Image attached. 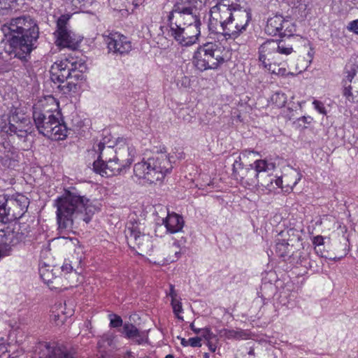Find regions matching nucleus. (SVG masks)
<instances>
[{"instance_id":"nucleus-32","label":"nucleus","mask_w":358,"mask_h":358,"mask_svg":"<svg viewBox=\"0 0 358 358\" xmlns=\"http://www.w3.org/2000/svg\"><path fill=\"white\" fill-rule=\"evenodd\" d=\"M58 88H59L64 94H66L71 92H76L77 90V84L72 80L68 81L66 85H59Z\"/></svg>"},{"instance_id":"nucleus-36","label":"nucleus","mask_w":358,"mask_h":358,"mask_svg":"<svg viewBox=\"0 0 358 358\" xmlns=\"http://www.w3.org/2000/svg\"><path fill=\"white\" fill-rule=\"evenodd\" d=\"M40 275L41 278L47 283L51 282L50 276L52 275V271H50L48 269L45 268H40L39 270Z\"/></svg>"},{"instance_id":"nucleus-11","label":"nucleus","mask_w":358,"mask_h":358,"mask_svg":"<svg viewBox=\"0 0 358 358\" xmlns=\"http://www.w3.org/2000/svg\"><path fill=\"white\" fill-rule=\"evenodd\" d=\"M125 236L130 247L137 248L141 252H148L152 250L151 237L141 234L138 223L129 222L125 229Z\"/></svg>"},{"instance_id":"nucleus-39","label":"nucleus","mask_w":358,"mask_h":358,"mask_svg":"<svg viewBox=\"0 0 358 358\" xmlns=\"http://www.w3.org/2000/svg\"><path fill=\"white\" fill-rule=\"evenodd\" d=\"M110 326L112 327H118L122 325V318L116 315H113V317L110 319Z\"/></svg>"},{"instance_id":"nucleus-43","label":"nucleus","mask_w":358,"mask_h":358,"mask_svg":"<svg viewBox=\"0 0 358 358\" xmlns=\"http://www.w3.org/2000/svg\"><path fill=\"white\" fill-rule=\"evenodd\" d=\"M201 338L199 337H194V338H189V345L192 347H201Z\"/></svg>"},{"instance_id":"nucleus-42","label":"nucleus","mask_w":358,"mask_h":358,"mask_svg":"<svg viewBox=\"0 0 358 358\" xmlns=\"http://www.w3.org/2000/svg\"><path fill=\"white\" fill-rule=\"evenodd\" d=\"M348 29L354 32L356 34H358V20H353L348 26Z\"/></svg>"},{"instance_id":"nucleus-21","label":"nucleus","mask_w":358,"mask_h":358,"mask_svg":"<svg viewBox=\"0 0 358 358\" xmlns=\"http://www.w3.org/2000/svg\"><path fill=\"white\" fill-rule=\"evenodd\" d=\"M116 336L113 333L108 332L103 334L98 341V348L101 353L100 358H104L103 354L107 351H112L117 348Z\"/></svg>"},{"instance_id":"nucleus-5","label":"nucleus","mask_w":358,"mask_h":358,"mask_svg":"<svg viewBox=\"0 0 358 358\" xmlns=\"http://www.w3.org/2000/svg\"><path fill=\"white\" fill-rule=\"evenodd\" d=\"M238 0H220L210 8L211 20L218 22L222 35L236 38L246 30L251 13L238 3Z\"/></svg>"},{"instance_id":"nucleus-22","label":"nucleus","mask_w":358,"mask_h":358,"mask_svg":"<svg viewBox=\"0 0 358 358\" xmlns=\"http://www.w3.org/2000/svg\"><path fill=\"white\" fill-rule=\"evenodd\" d=\"M51 358H78L73 348L59 343H50Z\"/></svg>"},{"instance_id":"nucleus-52","label":"nucleus","mask_w":358,"mask_h":358,"mask_svg":"<svg viewBox=\"0 0 358 358\" xmlns=\"http://www.w3.org/2000/svg\"><path fill=\"white\" fill-rule=\"evenodd\" d=\"M181 344L183 346H187L189 345V339L187 341L185 338H182L181 341Z\"/></svg>"},{"instance_id":"nucleus-55","label":"nucleus","mask_w":358,"mask_h":358,"mask_svg":"<svg viewBox=\"0 0 358 358\" xmlns=\"http://www.w3.org/2000/svg\"><path fill=\"white\" fill-rule=\"evenodd\" d=\"M126 355L127 356V358H134V357L131 355V352H127Z\"/></svg>"},{"instance_id":"nucleus-12","label":"nucleus","mask_w":358,"mask_h":358,"mask_svg":"<svg viewBox=\"0 0 358 358\" xmlns=\"http://www.w3.org/2000/svg\"><path fill=\"white\" fill-rule=\"evenodd\" d=\"M6 223L21 218L29 205V199L22 194L8 196L5 194Z\"/></svg>"},{"instance_id":"nucleus-13","label":"nucleus","mask_w":358,"mask_h":358,"mask_svg":"<svg viewBox=\"0 0 358 358\" xmlns=\"http://www.w3.org/2000/svg\"><path fill=\"white\" fill-rule=\"evenodd\" d=\"M69 20V15H62L57 22L56 44L58 46L76 50L78 47L80 40L75 38V34L67 28Z\"/></svg>"},{"instance_id":"nucleus-8","label":"nucleus","mask_w":358,"mask_h":358,"mask_svg":"<svg viewBox=\"0 0 358 358\" xmlns=\"http://www.w3.org/2000/svg\"><path fill=\"white\" fill-rule=\"evenodd\" d=\"M223 49L217 41H209L200 45L194 55V66L201 71L216 69L224 62Z\"/></svg>"},{"instance_id":"nucleus-6","label":"nucleus","mask_w":358,"mask_h":358,"mask_svg":"<svg viewBox=\"0 0 358 358\" xmlns=\"http://www.w3.org/2000/svg\"><path fill=\"white\" fill-rule=\"evenodd\" d=\"M172 168L169 155L166 152L161 151L147 161L135 164L134 173L138 178L152 184L162 181Z\"/></svg>"},{"instance_id":"nucleus-2","label":"nucleus","mask_w":358,"mask_h":358,"mask_svg":"<svg viewBox=\"0 0 358 358\" xmlns=\"http://www.w3.org/2000/svg\"><path fill=\"white\" fill-rule=\"evenodd\" d=\"M57 222L60 232L71 231L74 224H86L98 210L87 197L80 195L75 188L65 190L62 196L55 200Z\"/></svg>"},{"instance_id":"nucleus-54","label":"nucleus","mask_w":358,"mask_h":358,"mask_svg":"<svg viewBox=\"0 0 358 358\" xmlns=\"http://www.w3.org/2000/svg\"><path fill=\"white\" fill-rule=\"evenodd\" d=\"M190 327H191L192 330H193L196 333H199V331H201V330H200V329H196V327H194L193 324H192L190 325Z\"/></svg>"},{"instance_id":"nucleus-16","label":"nucleus","mask_w":358,"mask_h":358,"mask_svg":"<svg viewBox=\"0 0 358 358\" xmlns=\"http://www.w3.org/2000/svg\"><path fill=\"white\" fill-rule=\"evenodd\" d=\"M293 229L282 231L279 234L282 239L278 238L275 252L280 257H290L293 252L294 243L299 241V236L295 234Z\"/></svg>"},{"instance_id":"nucleus-40","label":"nucleus","mask_w":358,"mask_h":358,"mask_svg":"<svg viewBox=\"0 0 358 358\" xmlns=\"http://www.w3.org/2000/svg\"><path fill=\"white\" fill-rule=\"evenodd\" d=\"M313 105L315 106V108L321 114H326V110L324 106V104L317 100H315L313 101Z\"/></svg>"},{"instance_id":"nucleus-1","label":"nucleus","mask_w":358,"mask_h":358,"mask_svg":"<svg viewBox=\"0 0 358 358\" xmlns=\"http://www.w3.org/2000/svg\"><path fill=\"white\" fill-rule=\"evenodd\" d=\"M6 51L11 57L27 62L31 52L36 48L39 27L36 20L29 15L12 17L1 28Z\"/></svg>"},{"instance_id":"nucleus-10","label":"nucleus","mask_w":358,"mask_h":358,"mask_svg":"<svg viewBox=\"0 0 358 358\" xmlns=\"http://www.w3.org/2000/svg\"><path fill=\"white\" fill-rule=\"evenodd\" d=\"M233 175L234 178L240 180L242 184L250 186L260 185L263 187H268L269 183L272 184L273 182V179H270L268 182L264 181L263 179H259L257 171L253 169L252 164L244 167L241 162V156H239L234 162Z\"/></svg>"},{"instance_id":"nucleus-17","label":"nucleus","mask_w":358,"mask_h":358,"mask_svg":"<svg viewBox=\"0 0 358 358\" xmlns=\"http://www.w3.org/2000/svg\"><path fill=\"white\" fill-rule=\"evenodd\" d=\"M74 58H65L59 63H55L51 68V80L55 83H64L70 80L71 73L76 69Z\"/></svg>"},{"instance_id":"nucleus-23","label":"nucleus","mask_w":358,"mask_h":358,"mask_svg":"<svg viewBox=\"0 0 358 358\" xmlns=\"http://www.w3.org/2000/svg\"><path fill=\"white\" fill-rule=\"evenodd\" d=\"M284 17L280 15H275L268 19L265 27V31L268 35L276 36L280 34L283 27Z\"/></svg>"},{"instance_id":"nucleus-9","label":"nucleus","mask_w":358,"mask_h":358,"mask_svg":"<svg viewBox=\"0 0 358 358\" xmlns=\"http://www.w3.org/2000/svg\"><path fill=\"white\" fill-rule=\"evenodd\" d=\"M293 51L290 45H286L283 41L267 40L259 48V60L265 69L276 64L280 54L288 55Z\"/></svg>"},{"instance_id":"nucleus-53","label":"nucleus","mask_w":358,"mask_h":358,"mask_svg":"<svg viewBox=\"0 0 358 358\" xmlns=\"http://www.w3.org/2000/svg\"><path fill=\"white\" fill-rule=\"evenodd\" d=\"M289 177H291L290 174L289 176L288 175H285L284 176V179H285V181L286 183L291 182V180H289Z\"/></svg>"},{"instance_id":"nucleus-3","label":"nucleus","mask_w":358,"mask_h":358,"mask_svg":"<svg viewBox=\"0 0 358 358\" xmlns=\"http://www.w3.org/2000/svg\"><path fill=\"white\" fill-rule=\"evenodd\" d=\"M197 3V0H178L169 15L170 34L182 45L195 43L200 35Z\"/></svg>"},{"instance_id":"nucleus-25","label":"nucleus","mask_w":358,"mask_h":358,"mask_svg":"<svg viewBox=\"0 0 358 358\" xmlns=\"http://www.w3.org/2000/svg\"><path fill=\"white\" fill-rule=\"evenodd\" d=\"M221 336H224L228 339H248L250 334L242 329H222L220 331Z\"/></svg>"},{"instance_id":"nucleus-31","label":"nucleus","mask_w":358,"mask_h":358,"mask_svg":"<svg viewBox=\"0 0 358 358\" xmlns=\"http://www.w3.org/2000/svg\"><path fill=\"white\" fill-rule=\"evenodd\" d=\"M272 101L278 107H283L287 102V96L285 93L281 92H277L271 96Z\"/></svg>"},{"instance_id":"nucleus-28","label":"nucleus","mask_w":358,"mask_h":358,"mask_svg":"<svg viewBox=\"0 0 358 358\" xmlns=\"http://www.w3.org/2000/svg\"><path fill=\"white\" fill-rule=\"evenodd\" d=\"M30 122L27 118H23L20 122L17 121L16 124L9 123L7 132L12 134V132H17L20 129L30 130L31 127L29 125Z\"/></svg>"},{"instance_id":"nucleus-34","label":"nucleus","mask_w":358,"mask_h":358,"mask_svg":"<svg viewBox=\"0 0 358 358\" xmlns=\"http://www.w3.org/2000/svg\"><path fill=\"white\" fill-rule=\"evenodd\" d=\"M171 306L174 313L180 320H183L182 317L179 316V313L182 311V303L177 299H171Z\"/></svg>"},{"instance_id":"nucleus-30","label":"nucleus","mask_w":358,"mask_h":358,"mask_svg":"<svg viewBox=\"0 0 358 358\" xmlns=\"http://www.w3.org/2000/svg\"><path fill=\"white\" fill-rule=\"evenodd\" d=\"M283 27L280 34V36H290L295 31V26L291 20L284 19Z\"/></svg>"},{"instance_id":"nucleus-41","label":"nucleus","mask_w":358,"mask_h":358,"mask_svg":"<svg viewBox=\"0 0 358 358\" xmlns=\"http://www.w3.org/2000/svg\"><path fill=\"white\" fill-rule=\"evenodd\" d=\"M313 245H315L316 252L318 253V250H317L316 247L317 246L322 245L324 244V238H323V236H315L313 238Z\"/></svg>"},{"instance_id":"nucleus-35","label":"nucleus","mask_w":358,"mask_h":358,"mask_svg":"<svg viewBox=\"0 0 358 358\" xmlns=\"http://www.w3.org/2000/svg\"><path fill=\"white\" fill-rule=\"evenodd\" d=\"M201 332H202V336L205 338V339L208 342L212 341H215L216 342L217 341L216 335L213 334L209 329L206 328V329H201Z\"/></svg>"},{"instance_id":"nucleus-33","label":"nucleus","mask_w":358,"mask_h":358,"mask_svg":"<svg viewBox=\"0 0 358 358\" xmlns=\"http://www.w3.org/2000/svg\"><path fill=\"white\" fill-rule=\"evenodd\" d=\"M0 222L6 223V207L5 194L0 195Z\"/></svg>"},{"instance_id":"nucleus-27","label":"nucleus","mask_w":358,"mask_h":358,"mask_svg":"<svg viewBox=\"0 0 358 358\" xmlns=\"http://www.w3.org/2000/svg\"><path fill=\"white\" fill-rule=\"evenodd\" d=\"M34 358H51L50 343H39L34 352Z\"/></svg>"},{"instance_id":"nucleus-50","label":"nucleus","mask_w":358,"mask_h":358,"mask_svg":"<svg viewBox=\"0 0 358 358\" xmlns=\"http://www.w3.org/2000/svg\"><path fill=\"white\" fill-rule=\"evenodd\" d=\"M275 185L279 187H282V182H283V180H282V178H278L275 180Z\"/></svg>"},{"instance_id":"nucleus-19","label":"nucleus","mask_w":358,"mask_h":358,"mask_svg":"<svg viewBox=\"0 0 358 358\" xmlns=\"http://www.w3.org/2000/svg\"><path fill=\"white\" fill-rule=\"evenodd\" d=\"M122 333L127 338L133 341L138 345L147 343L148 341V331H140L131 323H125L123 325Z\"/></svg>"},{"instance_id":"nucleus-4","label":"nucleus","mask_w":358,"mask_h":358,"mask_svg":"<svg viewBox=\"0 0 358 358\" xmlns=\"http://www.w3.org/2000/svg\"><path fill=\"white\" fill-rule=\"evenodd\" d=\"M99 152L98 159L93 163L95 172L102 176L121 174L129 168L134 161L136 150L126 143H118L116 148L112 145L106 146V141H100L94 147Z\"/></svg>"},{"instance_id":"nucleus-29","label":"nucleus","mask_w":358,"mask_h":358,"mask_svg":"<svg viewBox=\"0 0 358 358\" xmlns=\"http://www.w3.org/2000/svg\"><path fill=\"white\" fill-rule=\"evenodd\" d=\"M76 64V69L73 70V73H71L70 80H79L83 78V73L85 71L87 67L84 62L81 60L74 59V62Z\"/></svg>"},{"instance_id":"nucleus-49","label":"nucleus","mask_w":358,"mask_h":358,"mask_svg":"<svg viewBox=\"0 0 358 358\" xmlns=\"http://www.w3.org/2000/svg\"><path fill=\"white\" fill-rule=\"evenodd\" d=\"M182 85L184 86V87H187L189 84V80L187 77L186 76H183L182 78Z\"/></svg>"},{"instance_id":"nucleus-7","label":"nucleus","mask_w":358,"mask_h":358,"mask_svg":"<svg viewBox=\"0 0 358 358\" xmlns=\"http://www.w3.org/2000/svg\"><path fill=\"white\" fill-rule=\"evenodd\" d=\"M33 119L40 134L54 140L64 139L67 136V127L59 120V114L41 111L34 108Z\"/></svg>"},{"instance_id":"nucleus-24","label":"nucleus","mask_w":358,"mask_h":358,"mask_svg":"<svg viewBox=\"0 0 358 358\" xmlns=\"http://www.w3.org/2000/svg\"><path fill=\"white\" fill-rule=\"evenodd\" d=\"M185 242L186 240L183 237H181L180 240L174 241L173 244L167 249L169 256L166 260L171 262L177 261L180 256L181 247L185 243Z\"/></svg>"},{"instance_id":"nucleus-20","label":"nucleus","mask_w":358,"mask_h":358,"mask_svg":"<svg viewBox=\"0 0 358 358\" xmlns=\"http://www.w3.org/2000/svg\"><path fill=\"white\" fill-rule=\"evenodd\" d=\"M162 221L167 231L171 234L180 232L184 226L183 218L175 213H168L167 216L162 219Z\"/></svg>"},{"instance_id":"nucleus-46","label":"nucleus","mask_w":358,"mask_h":358,"mask_svg":"<svg viewBox=\"0 0 358 358\" xmlns=\"http://www.w3.org/2000/svg\"><path fill=\"white\" fill-rule=\"evenodd\" d=\"M73 269V267L71 265V264H69V263H65L62 266V272H64L66 273H69L70 271H71Z\"/></svg>"},{"instance_id":"nucleus-26","label":"nucleus","mask_w":358,"mask_h":358,"mask_svg":"<svg viewBox=\"0 0 358 358\" xmlns=\"http://www.w3.org/2000/svg\"><path fill=\"white\" fill-rule=\"evenodd\" d=\"M252 165L253 169L257 171V174L259 179H262V178L263 175H265L266 172L273 170L275 168L274 164L268 163L264 159L256 160Z\"/></svg>"},{"instance_id":"nucleus-48","label":"nucleus","mask_w":358,"mask_h":358,"mask_svg":"<svg viewBox=\"0 0 358 358\" xmlns=\"http://www.w3.org/2000/svg\"><path fill=\"white\" fill-rule=\"evenodd\" d=\"M208 346L211 352H214L216 350L217 346L215 343H213V341L208 342Z\"/></svg>"},{"instance_id":"nucleus-56","label":"nucleus","mask_w":358,"mask_h":358,"mask_svg":"<svg viewBox=\"0 0 358 358\" xmlns=\"http://www.w3.org/2000/svg\"><path fill=\"white\" fill-rule=\"evenodd\" d=\"M252 353H253V352H252V350H251V351H250V352H249V354H250V355H252Z\"/></svg>"},{"instance_id":"nucleus-38","label":"nucleus","mask_w":358,"mask_h":358,"mask_svg":"<svg viewBox=\"0 0 358 358\" xmlns=\"http://www.w3.org/2000/svg\"><path fill=\"white\" fill-rule=\"evenodd\" d=\"M290 176H293L294 178V181L292 182H287V186L290 187L292 189L300 180L301 176L299 173H296L295 171H292L290 173Z\"/></svg>"},{"instance_id":"nucleus-45","label":"nucleus","mask_w":358,"mask_h":358,"mask_svg":"<svg viewBox=\"0 0 358 358\" xmlns=\"http://www.w3.org/2000/svg\"><path fill=\"white\" fill-rule=\"evenodd\" d=\"M30 132V130L20 129L17 132H12V134H16L18 137L24 138L27 136V134Z\"/></svg>"},{"instance_id":"nucleus-57","label":"nucleus","mask_w":358,"mask_h":358,"mask_svg":"<svg viewBox=\"0 0 358 358\" xmlns=\"http://www.w3.org/2000/svg\"><path fill=\"white\" fill-rule=\"evenodd\" d=\"M296 1L298 2V0H296Z\"/></svg>"},{"instance_id":"nucleus-14","label":"nucleus","mask_w":358,"mask_h":358,"mask_svg":"<svg viewBox=\"0 0 358 358\" xmlns=\"http://www.w3.org/2000/svg\"><path fill=\"white\" fill-rule=\"evenodd\" d=\"M345 73L347 74L343 79V95L350 103L358 102V66H346Z\"/></svg>"},{"instance_id":"nucleus-18","label":"nucleus","mask_w":358,"mask_h":358,"mask_svg":"<svg viewBox=\"0 0 358 358\" xmlns=\"http://www.w3.org/2000/svg\"><path fill=\"white\" fill-rule=\"evenodd\" d=\"M108 51L116 55H124L131 50V43L128 38L119 33H112L106 38Z\"/></svg>"},{"instance_id":"nucleus-37","label":"nucleus","mask_w":358,"mask_h":358,"mask_svg":"<svg viewBox=\"0 0 358 358\" xmlns=\"http://www.w3.org/2000/svg\"><path fill=\"white\" fill-rule=\"evenodd\" d=\"M268 71L271 72V73L280 75V76H284L286 74V69L285 68H277L275 65H272L271 67H268L266 69Z\"/></svg>"},{"instance_id":"nucleus-44","label":"nucleus","mask_w":358,"mask_h":358,"mask_svg":"<svg viewBox=\"0 0 358 358\" xmlns=\"http://www.w3.org/2000/svg\"><path fill=\"white\" fill-rule=\"evenodd\" d=\"M12 0H0V9H8L12 6Z\"/></svg>"},{"instance_id":"nucleus-51","label":"nucleus","mask_w":358,"mask_h":358,"mask_svg":"<svg viewBox=\"0 0 358 358\" xmlns=\"http://www.w3.org/2000/svg\"><path fill=\"white\" fill-rule=\"evenodd\" d=\"M250 153L257 154V152L245 150L241 152V155H243V157H245L248 154H250Z\"/></svg>"},{"instance_id":"nucleus-15","label":"nucleus","mask_w":358,"mask_h":358,"mask_svg":"<svg viewBox=\"0 0 358 358\" xmlns=\"http://www.w3.org/2000/svg\"><path fill=\"white\" fill-rule=\"evenodd\" d=\"M24 234L20 231L19 226L6 227L0 230V253L6 255L11 245H15L24 238Z\"/></svg>"},{"instance_id":"nucleus-47","label":"nucleus","mask_w":358,"mask_h":358,"mask_svg":"<svg viewBox=\"0 0 358 358\" xmlns=\"http://www.w3.org/2000/svg\"><path fill=\"white\" fill-rule=\"evenodd\" d=\"M169 295L171 297V299H176L177 293L175 291L174 286L172 285H170V292Z\"/></svg>"}]
</instances>
